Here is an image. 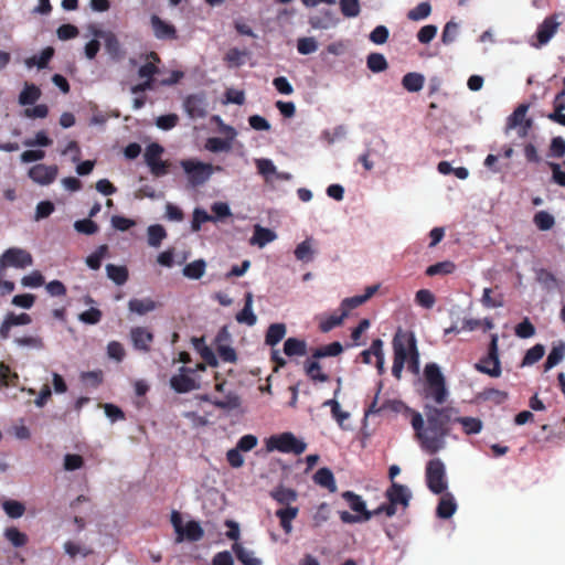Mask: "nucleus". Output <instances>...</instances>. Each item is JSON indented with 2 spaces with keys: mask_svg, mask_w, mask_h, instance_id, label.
<instances>
[{
  "mask_svg": "<svg viewBox=\"0 0 565 565\" xmlns=\"http://www.w3.org/2000/svg\"><path fill=\"white\" fill-rule=\"evenodd\" d=\"M94 36L104 40L105 50L111 58L119 60L122 56L121 44L115 33L110 31L95 30Z\"/></svg>",
  "mask_w": 565,
  "mask_h": 565,
  "instance_id": "b1692460",
  "label": "nucleus"
},
{
  "mask_svg": "<svg viewBox=\"0 0 565 565\" xmlns=\"http://www.w3.org/2000/svg\"><path fill=\"white\" fill-rule=\"evenodd\" d=\"M287 329L284 323H273L266 333V343L269 345L277 344L286 335Z\"/></svg>",
  "mask_w": 565,
  "mask_h": 565,
  "instance_id": "8fccbe9b",
  "label": "nucleus"
},
{
  "mask_svg": "<svg viewBox=\"0 0 565 565\" xmlns=\"http://www.w3.org/2000/svg\"><path fill=\"white\" fill-rule=\"evenodd\" d=\"M151 26L157 39L166 40L173 39L175 36V29L173 25L161 20L157 15L151 17Z\"/></svg>",
  "mask_w": 565,
  "mask_h": 565,
  "instance_id": "cd10ccee",
  "label": "nucleus"
},
{
  "mask_svg": "<svg viewBox=\"0 0 565 565\" xmlns=\"http://www.w3.org/2000/svg\"><path fill=\"white\" fill-rule=\"evenodd\" d=\"M130 338L135 349L147 352L149 351L153 335L148 329L136 327L131 329Z\"/></svg>",
  "mask_w": 565,
  "mask_h": 565,
  "instance_id": "393cba45",
  "label": "nucleus"
},
{
  "mask_svg": "<svg viewBox=\"0 0 565 565\" xmlns=\"http://www.w3.org/2000/svg\"><path fill=\"white\" fill-rule=\"evenodd\" d=\"M184 108L190 117H203L206 113V104L201 96H190L184 103Z\"/></svg>",
  "mask_w": 565,
  "mask_h": 565,
  "instance_id": "2f4dec72",
  "label": "nucleus"
},
{
  "mask_svg": "<svg viewBox=\"0 0 565 565\" xmlns=\"http://www.w3.org/2000/svg\"><path fill=\"white\" fill-rule=\"evenodd\" d=\"M545 353V348L542 344H535L529 349L522 361V366H530L540 361Z\"/></svg>",
  "mask_w": 565,
  "mask_h": 565,
  "instance_id": "6e6d98bb",
  "label": "nucleus"
},
{
  "mask_svg": "<svg viewBox=\"0 0 565 565\" xmlns=\"http://www.w3.org/2000/svg\"><path fill=\"white\" fill-rule=\"evenodd\" d=\"M163 148L158 143H151L146 148L145 160L150 171L156 177H161L167 173V164L161 160Z\"/></svg>",
  "mask_w": 565,
  "mask_h": 565,
  "instance_id": "f3484780",
  "label": "nucleus"
},
{
  "mask_svg": "<svg viewBox=\"0 0 565 565\" xmlns=\"http://www.w3.org/2000/svg\"><path fill=\"white\" fill-rule=\"evenodd\" d=\"M284 353L289 356L303 355L306 353V343L296 338H289L284 343Z\"/></svg>",
  "mask_w": 565,
  "mask_h": 565,
  "instance_id": "603ef678",
  "label": "nucleus"
},
{
  "mask_svg": "<svg viewBox=\"0 0 565 565\" xmlns=\"http://www.w3.org/2000/svg\"><path fill=\"white\" fill-rule=\"evenodd\" d=\"M394 363L392 367L393 375L401 379L404 365L414 372H419V355L416 349L415 340L412 337L397 333L393 340Z\"/></svg>",
  "mask_w": 565,
  "mask_h": 565,
  "instance_id": "f03ea898",
  "label": "nucleus"
},
{
  "mask_svg": "<svg viewBox=\"0 0 565 565\" xmlns=\"http://www.w3.org/2000/svg\"><path fill=\"white\" fill-rule=\"evenodd\" d=\"M456 270V265L451 260H444L426 268L427 276H445L450 275Z\"/></svg>",
  "mask_w": 565,
  "mask_h": 565,
  "instance_id": "37998d69",
  "label": "nucleus"
},
{
  "mask_svg": "<svg viewBox=\"0 0 565 565\" xmlns=\"http://www.w3.org/2000/svg\"><path fill=\"white\" fill-rule=\"evenodd\" d=\"M317 253V241L308 236L295 246L294 257L298 263L307 265L315 260Z\"/></svg>",
  "mask_w": 565,
  "mask_h": 565,
  "instance_id": "a211bd4d",
  "label": "nucleus"
},
{
  "mask_svg": "<svg viewBox=\"0 0 565 565\" xmlns=\"http://www.w3.org/2000/svg\"><path fill=\"white\" fill-rule=\"evenodd\" d=\"M559 23L554 18L545 19L539 26L536 32V42L532 43V46L540 49L547 44L557 32Z\"/></svg>",
  "mask_w": 565,
  "mask_h": 565,
  "instance_id": "aec40b11",
  "label": "nucleus"
},
{
  "mask_svg": "<svg viewBox=\"0 0 565 565\" xmlns=\"http://www.w3.org/2000/svg\"><path fill=\"white\" fill-rule=\"evenodd\" d=\"M323 406L330 407L332 417L335 419V422L342 429L352 430V426L347 423V420L350 418V413L342 409L338 399H328L323 403Z\"/></svg>",
  "mask_w": 565,
  "mask_h": 565,
  "instance_id": "a878e982",
  "label": "nucleus"
},
{
  "mask_svg": "<svg viewBox=\"0 0 565 565\" xmlns=\"http://www.w3.org/2000/svg\"><path fill=\"white\" fill-rule=\"evenodd\" d=\"M455 420L461 425L463 431L468 435L479 434L483 427L481 419L477 417H457Z\"/></svg>",
  "mask_w": 565,
  "mask_h": 565,
  "instance_id": "09e8293b",
  "label": "nucleus"
},
{
  "mask_svg": "<svg viewBox=\"0 0 565 565\" xmlns=\"http://www.w3.org/2000/svg\"><path fill=\"white\" fill-rule=\"evenodd\" d=\"M160 62L158 55L153 52L145 57V63L139 67L138 75L145 81L131 87L132 94H138L145 90L152 89L156 83L153 75L159 73L158 63Z\"/></svg>",
  "mask_w": 565,
  "mask_h": 565,
  "instance_id": "6e6552de",
  "label": "nucleus"
},
{
  "mask_svg": "<svg viewBox=\"0 0 565 565\" xmlns=\"http://www.w3.org/2000/svg\"><path fill=\"white\" fill-rule=\"evenodd\" d=\"M347 316H343V312L340 315H323L319 318V328L322 332H329L333 328L341 326Z\"/></svg>",
  "mask_w": 565,
  "mask_h": 565,
  "instance_id": "a19ab883",
  "label": "nucleus"
},
{
  "mask_svg": "<svg viewBox=\"0 0 565 565\" xmlns=\"http://www.w3.org/2000/svg\"><path fill=\"white\" fill-rule=\"evenodd\" d=\"M65 554L71 558L86 557L92 553L90 548L84 544L74 541H66L63 545Z\"/></svg>",
  "mask_w": 565,
  "mask_h": 565,
  "instance_id": "c03bdc74",
  "label": "nucleus"
},
{
  "mask_svg": "<svg viewBox=\"0 0 565 565\" xmlns=\"http://www.w3.org/2000/svg\"><path fill=\"white\" fill-rule=\"evenodd\" d=\"M171 388L180 394L198 390L200 386L196 369L180 367L179 372L170 379Z\"/></svg>",
  "mask_w": 565,
  "mask_h": 565,
  "instance_id": "9d476101",
  "label": "nucleus"
},
{
  "mask_svg": "<svg viewBox=\"0 0 565 565\" xmlns=\"http://www.w3.org/2000/svg\"><path fill=\"white\" fill-rule=\"evenodd\" d=\"M181 167L193 186L206 182L214 172V168L210 163L194 159L182 160Z\"/></svg>",
  "mask_w": 565,
  "mask_h": 565,
  "instance_id": "1a4fd4ad",
  "label": "nucleus"
},
{
  "mask_svg": "<svg viewBox=\"0 0 565 565\" xmlns=\"http://www.w3.org/2000/svg\"><path fill=\"white\" fill-rule=\"evenodd\" d=\"M534 224L541 231H548L555 224V218L552 214L546 211H540L534 215Z\"/></svg>",
  "mask_w": 565,
  "mask_h": 565,
  "instance_id": "4d7b16f0",
  "label": "nucleus"
},
{
  "mask_svg": "<svg viewBox=\"0 0 565 565\" xmlns=\"http://www.w3.org/2000/svg\"><path fill=\"white\" fill-rule=\"evenodd\" d=\"M425 85V76L417 72H409L402 78V86L409 93H418Z\"/></svg>",
  "mask_w": 565,
  "mask_h": 565,
  "instance_id": "7c9ffc66",
  "label": "nucleus"
},
{
  "mask_svg": "<svg viewBox=\"0 0 565 565\" xmlns=\"http://www.w3.org/2000/svg\"><path fill=\"white\" fill-rule=\"evenodd\" d=\"M32 322L31 317L28 313L15 315L9 312L4 316L3 321L0 326V338L6 340L11 334V329L18 326H26Z\"/></svg>",
  "mask_w": 565,
  "mask_h": 565,
  "instance_id": "4be33fe9",
  "label": "nucleus"
},
{
  "mask_svg": "<svg viewBox=\"0 0 565 565\" xmlns=\"http://www.w3.org/2000/svg\"><path fill=\"white\" fill-rule=\"evenodd\" d=\"M243 451H247V435L242 436L238 440L237 447L227 451V460L234 468H238L244 463Z\"/></svg>",
  "mask_w": 565,
  "mask_h": 565,
  "instance_id": "c756f323",
  "label": "nucleus"
},
{
  "mask_svg": "<svg viewBox=\"0 0 565 565\" xmlns=\"http://www.w3.org/2000/svg\"><path fill=\"white\" fill-rule=\"evenodd\" d=\"M45 156H46V153L43 149L29 148L20 154V162L21 163H32V162L41 163L40 161H42L45 158Z\"/></svg>",
  "mask_w": 565,
  "mask_h": 565,
  "instance_id": "0e129e2a",
  "label": "nucleus"
},
{
  "mask_svg": "<svg viewBox=\"0 0 565 565\" xmlns=\"http://www.w3.org/2000/svg\"><path fill=\"white\" fill-rule=\"evenodd\" d=\"M565 358V342L557 341L553 344L547 359L545 361V371H550L558 363H561Z\"/></svg>",
  "mask_w": 565,
  "mask_h": 565,
  "instance_id": "473e14b6",
  "label": "nucleus"
},
{
  "mask_svg": "<svg viewBox=\"0 0 565 565\" xmlns=\"http://www.w3.org/2000/svg\"><path fill=\"white\" fill-rule=\"evenodd\" d=\"M425 479L428 489L435 494H441L448 489L446 466L439 458L430 459L427 462Z\"/></svg>",
  "mask_w": 565,
  "mask_h": 565,
  "instance_id": "423d86ee",
  "label": "nucleus"
},
{
  "mask_svg": "<svg viewBox=\"0 0 565 565\" xmlns=\"http://www.w3.org/2000/svg\"><path fill=\"white\" fill-rule=\"evenodd\" d=\"M298 512L299 509L292 505L282 507L276 511L280 525L287 534L292 532V520L296 519Z\"/></svg>",
  "mask_w": 565,
  "mask_h": 565,
  "instance_id": "c85d7f7f",
  "label": "nucleus"
},
{
  "mask_svg": "<svg viewBox=\"0 0 565 565\" xmlns=\"http://www.w3.org/2000/svg\"><path fill=\"white\" fill-rule=\"evenodd\" d=\"M448 417L444 409L427 405L425 413H413L412 426L422 449L435 454L446 447Z\"/></svg>",
  "mask_w": 565,
  "mask_h": 565,
  "instance_id": "f257e3e1",
  "label": "nucleus"
},
{
  "mask_svg": "<svg viewBox=\"0 0 565 565\" xmlns=\"http://www.w3.org/2000/svg\"><path fill=\"white\" fill-rule=\"evenodd\" d=\"M13 342L20 348H28L33 350H41L43 348L42 339L34 334L15 338Z\"/></svg>",
  "mask_w": 565,
  "mask_h": 565,
  "instance_id": "5fc2aeb1",
  "label": "nucleus"
},
{
  "mask_svg": "<svg viewBox=\"0 0 565 565\" xmlns=\"http://www.w3.org/2000/svg\"><path fill=\"white\" fill-rule=\"evenodd\" d=\"M2 509L11 519H19L25 512V507L22 502L11 499L2 502Z\"/></svg>",
  "mask_w": 565,
  "mask_h": 565,
  "instance_id": "3c124183",
  "label": "nucleus"
},
{
  "mask_svg": "<svg viewBox=\"0 0 565 565\" xmlns=\"http://www.w3.org/2000/svg\"><path fill=\"white\" fill-rule=\"evenodd\" d=\"M206 270V263L203 259H196L184 266L182 273L189 279H200Z\"/></svg>",
  "mask_w": 565,
  "mask_h": 565,
  "instance_id": "4c0bfd02",
  "label": "nucleus"
},
{
  "mask_svg": "<svg viewBox=\"0 0 565 565\" xmlns=\"http://www.w3.org/2000/svg\"><path fill=\"white\" fill-rule=\"evenodd\" d=\"M266 448L268 451L277 450L285 454L300 455L306 450L307 444L292 433L286 431L270 436L266 440Z\"/></svg>",
  "mask_w": 565,
  "mask_h": 565,
  "instance_id": "20e7f679",
  "label": "nucleus"
},
{
  "mask_svg": "<svg viewBox=\"0 0 565 565\" xmlns=\"http://www.w3.org/2000/svg\"><path fill=\"white\" fill-rule=\"evenodd\" d=\"M313 480L317 484L328 489L330 492L337 491V483L334 480V476H333L332 471L328 468L319 469L315 473Z\"/></svg>",
  "mask_w": 565,
  "mask_h": 565,
  "instance_id": "72a5a7b5",
  "label": "nucleus"
},
{
  "mask_svg": "<svg viewBox=\"0 0 565 565\" xmlns=\"http://www.w3.org/2000/svg\"><path fill=\"white\" fill-rule=\"evenodd\" d=\"M367 67L372 72H383L387 68V62L383 54L372 53L367 56Z\"/></svg>",
  "mask_w": 565,
  "mask_h": 565,
  "instance_id": "774afa93",
  "label": "nucleus"
},
{
  "mask_svg": "<svg viewBox=\"0 0 565 565\" xmlns=\"http://www.w3.org/2000/svg\"><path fill=\"white\" fill-rule=\"evenodd\" d=\"M305 371L307 375L316 382H326L328 381V375L323 373L322 367L315 358L308 360L305 364Z\"/></svg>",
  "mask_w": 565,
  "mask_h": 565,
  "instance_id": "a18cd8bd",
  "label": "nucleus"
},
{
  "mask_svg": "<svg viewBox=\"0 0 565 565\" xmlns=\"http://www.w3.org/2000/svg\"><path fill=\"white\" fill-rule=\"evenodd\" d=\"M386 498L390 501L388 504L380 505L375 509V514H386L393 516L396 513V505L401 504L403 508H407L412 499V492L403 484L392 482L391 487L386 490Z\"/></svg>",
  "mask_w": 565,
  "mask_h": 565,
  "instance_id": "39448f33",
  "label": "nucleus"
},
{
  "mask_svg": "<svg viewBox=\"0 0 565 565\" xmlns=\"http://www.w3.org/2000/svg\"><path fill=\"white\" fill-rule=\"evenodd\" d=\"M107 277L117 285H124L128 278V271L124 266L108 264L106 266Z\"/></svg>",
  "mask_w": 565,
  "mask_h": 565,
  "instance_id": "864d4df0",
  "label": "nucleus"
},
{
  "mask_svg": "<svg viewBox=\"0 0 565 565\" xmlns=\"http://www.w3.org/2000/svg\"><path fill=\"white\" fill-rule=\"evenodd\" d=\"M54 54V50L52 47H45L40 55H33L25 60V66L28 68H32L36 66L38 68H44L46 67L49 61L52 58Z\"/></svg>",
  "mask_w": 565,
  "mask_h": 565,
  "instance_id": "e433bc0d",
  "label": "nucleus"
},
{
  "mask_svg": "<svg viewBox=\"0 0 565 565\" xmlns=\"http://www.w3.org/2000/svg\"><path fill=\"white\" fill-rule=\"evenodd\" d=\"M339 4L345 18H356L361 12L360 0H340Z\"/></svg>",
  "mask_w": 565,
  "mask_h": 565,
  "instance_id": "13d9d810",
  "label": "nucleus"
},
{
  "mask_svg": "<svg viewBox=\"0 0 565 565\" xmlns=\"http://www.w3.org/2000/svg\"><path fill=\"white\" fill-rule=\"evenodd\" d=\"M53 143L45 130H38L32 138H25L23 146L26 148H46Z\"/></svg>",
  "mask_w": 565,
  "mask_h": 565,
  "instance_id": "ea45409f",
  "label": "nucleus"
},
{
  "mask_svg": "<svg viewBox=\"0 0 565 565\" xmlns=\"http://www.w3.org/2000/svg\"><path fill=\"white\" fill-rule=\"evenodd\" d=\"M32 322L31 317L28 313L15 315L9 312L4 316L3 321L0 326V338L6 340L11 334V329L18 326H26Z\"/></svg>",
  "mask_w": 565,
  "mask_h": 565,
  "instance_id": "412c9836",
  "label": "nucleus"
},
{
  "mask_svg": "<svg viewBox=\"0 0 565 565\" xmlns=\"http://www.w3.org/2000/svg\"><path fill=\"white\" fill-rule=\"evenodd\" d=\"M343 499L347 500L350 509L354 514L360 518L363 522L369 521L375 514V510L370 511L366 508V502L358 494L347 491L342 494Z\"/></svg>",
  "mask_w": 565,
  "mask_h": 565,
  "instance_id": "6ab92c4d",
  "label": "nucleus"
},
{
  "mask_svg": "<svg viewBox=\"0 0 565 565\" xmlns=\"http://www.w3.org/2000/svg\"><path fill=\"white\" fill-rule=\"evenodd\" d=\"M365 303L361 295L344 298L339 307V310L343 312V316H349L350 311Z\"/></svg>",
  "mask_w": 565,
  "mask_h": 565,
  "instance_id": "338daca9",
  "label": "nucleus"
},
{
  "mask_svg": "<svg viewBox=\"0 0 565 565\" xmlns=\"http://www.w3.org/2000/svg\"><path fill=\"white\" fill-rule=\"evenodd\" d=\"M278 238L276 231L262 226L259 224L254 225L253 235L249 238V244L257 246L258 248H265L267 245L274 243Z\"/></svg>",
  "mask_w": 565,
  "mask_h": 565,
  "instance_id": "5701e85b",
  "label": "nucleus"
},
{
  "mask_svg": "<svg viewBox=\"0 0 565 565\" xmlns=\"http://www.w3.org/2000/svg\"><path fill=\"white\" fill-rule=\"evenodd\" d=\"M0 260L3 263L4 267H14L18 269H24L33 264L32 255L20 247L8 248L0 256Z\"/></svg>",
  "mask_w": 565,
  "mask_h": 565,
  "instance_id": "2eb2a0df",
  "label": "nucleus"
},
{
  "mask_svg": "<svg viewBox=\"0 0 565 565\" xmlns=\"http://www.w3.org/2000/svg\"><path fill=\"white\" fill-rule=\"evenodd\" d=\"M213 120L217 124L218 131L223 134L225 138H210L205 147L213 152L227 150L231 147V141L235 137V131L232 127L226 126L218 116L213 117Z\"/></svg>",
  "mask_w": 565,
  "mask_h": 565,
  "instance_id": "dca6fc26",
  "label": "nucleus"
},
{
  "mask_svg": "<svg viewBox=\"0 0 565 565\" xmlns=\"http://www.w3.org/2000/svg\"><path fill=\"white\" fill-rule=\"evenodd\" d=\"M424 375L425 397L433 399L437 404H444L448 397V390L440 367L436 363H429L425 366Z\"/></svg>",
  "mask_w": 565,
  "mask_h": 565,
  "instance_id": "7ed1b4c3",
  "label": "nucleus"
},
{
  "mask_svg": "<svg viewBox=\"0 0 565 565\" xmlns=\"http://www.w3.org/2000/svg\"><path fill=\"white\" fill-rule=\"evenodd\" d=\"M498 334L491 335V343L489 354L486 359L481 360L476 364V369L484 374L492 377H499L501 375V365L498 353Z\"/></svg>",
  "mask_w": 565,
  "mask_h": 565,
  "instance_id": "f8f14e48",
  "label": "nucleus"
},
{
  "mask_svg": "<svg viewBox=\"0 0 565 565\" xmlns=\"http://www.w3.org/2000/svg\"><path fill=\"white\" fill-rule=\"evenodd\" d=\"M319 47L317 40L312 36L300 38L297 41V50L302 55L315 53Z\"/></svg>",
  "mask_w": 565,
  "mask_h": 565,
  "instance_id": "680f3d73",
  "label": "nucleus"
},
{
  "mask_svg": "<svg viewBox=\"0 0 565 565\" xmlns=\"http://www.w3.org/2000/svg\"><path fill=\"white\" fill-rule=\"evenodd\" d=\"M3 536L14 547H22L28 543V535L25 533L21 532L15 526L7 527L3 531Z\"/></svg>",
  "mask_w": 565,
  "mask_h": 565,
  "instance_id": "79ce46f5",
  "label": "nucleus"
},
{
  "mask_svg": "<svg viewBox=\"0 0 565 565\" xmlns=\"http://www.w3.org/2000/svg\"><path fill=\"white\" fill-rule=\"evenodd\" d=\"M527 105H519L508 117L507 131L514 130L519 138H525L533 125L532 119L527 117Z\"/></svg>",
  "mask_w": 565,
  "mask_h": 565,
  "instance_id": "9b49d317",
  "label": "nucleus"
},
{
  "mask_svg": "<svg viewBox=\"0 0 565 565\" xmlns=\"http://www.w3.org/2000/svg\"><path fill=\"white\" fill-rule=\"evenodd\" d=\"M415 301L425 309H431L435 306L436 298L428 289H420L415 295Z\"/></svg>",
  "mask_w": 565,
  "mask_h": 565,
  "instance_id": "69168bd1",
  "label": "nucleus"
},
{
  "mask_svg": "<svg viewBox=\"0 0 565 565\" xmlns=\"http://www.w3.org/2000/svg\"><path fill=\"white\" fill-rule=\"evenodd\" d=\"M343 351L342 344L340 342H332L330 344L323 345L316 350L312 358L320 359L327 356H337Z\"/></svg>",
  "mask_w": 565,
  "mask_h": 565,
  "instance_id": "bf43d9fd",
  "label": "nucleus"
},
{
  "mask_svg": "<svg viewBox=\"0 0 565 565\" xmlns=\"http://www.w3.org/2000/svg\"><path fill=\"white\" fill-rule=\"evenodd\" d=\"M148 244L151 247H159L167 237V232L162 225L154 224L147 228Z\"/></svg>",
  "mask_w": 565,
  "mask_h": 565,
  "instance_id": "de8ad7c7",
  "label": "nucleus"
},
{
  "mask_svg": "<svg viewBox=\"0 0 565 565\" xmlns=\"http://www.w3.org/2000/svg\"><path fill=\"white\" fill-rule=\"evenodd\" d=\"M457 510V504L454 497L450 493H445L437 507V515L443 519H448L454 515Z\"/></svg>",
  "mask_w": 565,
  "mask_h": 565,
  "instance_id": "f704fd0d",
  "label": "nucleus"
},
{
  "mask_svg": "<svg viewBox=\"0 0 565 565\" xmlns=\"http://www.w3.org/2000/svg\"><path fill=\"white\" fill-rule=\"evenodd\" d=\"M271 495L282 507L291 505L298 498L295 490L285 487H278L271 492Z\"/></svg>",
  "mask_w": 565,
  "mask_h": 565,
  "instance_id": "58836bf2",
  "label": "nucleus"
},
{
  "mask_svg": "<svg viewBox=\"0 0 565 565\" xmlns=\"http://www.w3.org/2000/svg\"><path fill=\"white\" fill-rule=\"evenodd\" d=\"M431 13V6L428 2H420L414 9L409 10L407 18L412 21H420L428 18Z\"/></svg>",
  "mask_w": 565,
  "mask_h": 565,
  "instance_id": "052dcab7",
  "label": "nucleus"
},
{
  "mask_svg": "<svg viewBox=\"0 0 565 565\" xmlns=\"http://www.w3.org/2000/svg\"><path fill=\"white\" fill-rule=\"evenodd\" d=\"M42 96V92L39 86L33 83H24L22 90L19 94L18 102L21 106H32Z\"/></svg>",
  "mask_w": 565,
  "mask_h": 565,
  "instance_id": "bb28decb",
  "label": "nucleus"
},
{
  "mask_svg": "<svg viewBox=\"0 0 565 565\" xmlns=\"http://www.w3.org/2000/svg\"><path fill=\"white\" fill-rule=\"evenodd\" d=\"M171 524L177 534V543H182L185 540L195 542L203 537L204 531L201 524L193 520L184 523L181 514L178 511H173L171 513Z\"/></svg>",
  "mask_w": 565,
  "mask_h": 565,
  "instance_id": "0eeeda50",
  "label": "nucleus"
},
{
  "mask_svg": "<svg viewBox=\"0 0 565 565\" xmlns=\"http://www.w3.org/2000/svg\"><path fill=\"white\" fill-rule=\"evenodd\" d=\"M331 516V509L328 503H320L312 511V525L320 527L326 524Z\"/></svg>",
  "mask_w": 565,
  "mask_h": 565,
  "instance_id": "49530a36",
  "label": "nucleus"
},
{
  "mask_svg": "<svg viewBox=\"0 0 565 565\" xmlns=\"http://www.w3.org/2000/svg\"><path fill=\"white\" fill-rule=\"evenodd\" d=\"M128 308L131 312L141 316L153 311L157 308V303L150 298L131 299L128 303Z\"/></svg>",
  "mask_w": 565,
  "mask_h": 565,
  "instance_id": "c9c22d12",
  "label": "nucleus"
},
{
  "mask_svg": "<svg viewBox=\"0 0 565 565\" xmlns=\"http://www.w3.org/2000/svg\"><path fill=\"white\" fill-rule=\"evenodd\" d=\"M257 172L264 178L267 184L273 185L277 181H290L292 174L289 172H281L270 159L258 158L255 159Z\"/></svg>",
  "mask_w": 565,
  "mask_h": 565,
  "instance_id": "4468645a",
  "label": "nucleus"
},
{
  "mask_svg": "<svg viewBox=\"0 0 565 565\" xmlns=\"http://www.w3.org/2000/svg\"><path fill=\"white\" fill-rule=\"evenodd\" d=\"M28 178L40 186L51 185L58 175V168L55 164L35 163L28 170Z\"/></svg>",
  "mask_w": 565,
  "mask_h": 565,
  "instance_id": "ddd939ff",
  "label": "nucleus"
},
{
  "mask_svg": "<svg viewBox=\"0 0 565 565\" xmlns=\"http://www.w3.org/2000/svg\"><path fill=\"white\" fill-rule=\"evenodd\" d=\"M214 220L212 215H210L205 210L201 207H195L193 211V217L191 222V227L193 232H199L203 223L210 222Z\"/></svg>",
  "mask_w": 565,
  "mask_h": 565,
  "instance_id": "e2e57ef3",
  "label": "nucleus"
}]
</instances>
